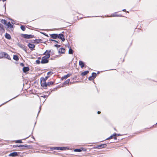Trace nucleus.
I'll use <instances>...</instances> for the list:
<instances>
[{"instance_id": "nucleus-1", "label": "nucleus", "mask_w": 157, "mask_h": 157, "mask_svg": "<svg viewBox=\"0 0 157 157\" xmlns=\"http://www.w3.org/2000/svg\"><path fill=\"white\" fill-rule=\"evenodd\" d=\"M51 53H52L51 50L49 51L46 50L44 53L43 55H45V56L42 58V60L40 62L42 64H45L48 63L49 60L48 59L49 58L50 56Z\"/></svg>"}, {"instance_id": "nucleus-2", "label": "nucleus", "mask_w": 157, "mask_h": 157, "mask_svg": "<svg viewBox=\"0 0 157 157\" xmlns=\"http://www.w3.org/2000/svg\"><path fill=\"white\" fill-rule=\"evenodd\" d=\"M54 83V82L52 81L46 83V82H43L42 83L41 86H42L44 89H47V86H51L53 85Z\"/></svg>"}, {"instance_id": "nucleus-3", "label": "nucleus", "mask_w": 157, "mask_h": 157, "mask_svg": "<svg viewBox=\"0 0 157 157\" xmlns=\"http://www.w3.org/2000/svg\"><path fill=\"white\" fill-rule=\"evenodd\" d=\"M67 147H51V149L57 150H66Z\"/></svg>"}, {"instance_id": "nucleus-4", "label": "nucleus", "mask_w": 157, "mask_h": 157, "mask_svg": "<svg viewBox=\"0 0 157 157\" xmlns=\"http://www.w3.org/2000/svg\"><path fill=\"white\" fill-rule=\"evenodd\" d=\"M22 37L25 39H30L34 37V36L32 35H28L26 34H22L21 35Z\"/></svg>"}, {"instance_id": "nucleus-5", "label": "nucleus", "mask_w": 157, "mask_h": 157, "mask_svg": "<svg viewBox=\"0 0 157 157\" xmlns=\"http://www.w3.org/2000/svg\"><path fill=\"white\" fill-rule=\"evenodd\" d=\"M49 76H47L45 77L44 78L43 77H42L40 78V84L41 86L42 83H43V82H46V80L48 79V78L49 77Z\"/></svg>"}, {"instance_id": "nucleus-6", "label": "nucleus", "mask_w": 157, "mask_h": 157, "mask_svg": "<svg viewBox=\"0 0 157 157\" xmlns=\"http://www.w3.org/2000/svg\"><path fill=\"white\" fill-rule=\"evenodd\" d=\"M107 146V145L106 144H103L97 146L95 148L98 149L103 148L106 147Z\"/></svg>"}, {"instance_id": "nucleus-7", "label": "nucleus", "mask_w": 157, "mask_h": 157, "mask_svg": "<svg viewBox=\"0 0 157 157\" xmlns=\"http://www.w3.org/2000/svg\"><path fill=\"white\" fill-rule=\"evenodd\" d=\"M58 37H57V38L61 40L63 42L65 40V39L64 37L63 34H62V33H60L58 34Z\"/></svg>"}, {"instance_id": "nucleus-8", "label": "nucleus", "mask_w": 157, "mask_h": 157, "mask_svg": "<svg viewBox=\"0 0 157 157\" xmlns=\"http://www.w3.org/2000/svg\"><path fill=\"white\" fill-rule=\"evenodd\" d=\"M30 147V145H14L13 146V147H25L26 148H29Z\"/></svg>"}, {"instance_id": "nucleus-9", "label": "nucleus", "mask_w": 157, "mask_h": 157, "mask_svg": "<svg viewBox=\"0 0 157 157\" xmlns=\"http://www.w3.org/2000/svg\"><path fill=\"white\" fill-rule=\"evenodd\" d=\"M28 46L31 51L34 50V48L35 47V45L31 43H29L28 44Z\"/></svg>"}, {"instance_id": "nucleus-10", "label": "nucleus", "mask_w": 157, "mask_h": 157, "mask_svg": "<svg viewBox=\"0 0 157 157\" xmlns=\"http://www.w3.org/2000/svg\"><path fill=\"white\" fill-rule=\"evenodd\" d=\"M42 40L41 39H36L33 40V43L39 44L42 43Z\"/></svg>"}, {"instance_id": "nucleus-11", "label": "nucleus", "mask_w": 157, "mask_h": 157, "mask_svg": "<svg viewBox=\"0 0 157 157\" xmlns=\"http://www.w3.org/2000/svg\"><path fill=\"white\" fill-rule=\"evenodd\" d=\"M51 37L54 39H56L58 37V34H50Z\"/></svg>"}, {"instance_id": "nucleus-12", "label": "nucleus", "mask_w": 157, "mask_h": 157, "mask_svg": "<svg viewBox=\"0 0 157 157\" xmlns=\"http://www.w3.org/2000/svg\"><path fill=\"white\" fill-rule=\"evenodd\" d=\"M18 155V153L17 152H13L10 153L9 155V156L12 157H15Z\"/></svg>"}, {"instance_id": "nucleus-13", "label": "nucleus", "mask_w": 157, "mask_h": 157, "mask_svg": "<svg viewBox=\"0 0 157 157\" xmlns=\"http://www.w3.org/2000/svg\"><path fill=\"white\" fill-rule=\"evenodd\" d=\"M29 70V68L28 67H24L23 68V71L24 72L26 73Z\"/></svg>"}, {"instance_id": "nucleus-14", "label": "nucleus", "mask_w": 157, "mask_h": 157, "mask_svg": "<svg viewBox=\"0 0 157 157\" xmlns=\"http://www.w3.org/2000/svg\"><path fill=\"white\" fill-rule=\"evenodd\" d=\"M3 57H5L9 60H10L11 58L10 56L6 52H4Z\"/></svg>"}, {"instance_id": "nucleus-15", "label": "nucleus", "mask_w": 157, "mask_h": 157, "mask_svg": "<svg viewBox=\"0 0 157 157\" xmlns=\"http://www.w3.org/2000/svg\"><path fill=\"white\" fill-rule=\"evenodd\" d=\"M59 52L61 53H64L65 52V50L64 48H61L59 49Z\"/></svg>"}, {"instance_id": "nucleus-16", "label": "nucleus", "mask_w": 157, "mask_h": 157, "mask_svg": "<svg viewBox=\"0 0 157 157\" xmlns=\"http://www.w3.org/2000/svg\"><path fill=\"white\" fill-rule=\"evenodd\" d=\"M116 133H114V134H113L112 135H111L109 137L107 138V139H106V140H109V139H111L112 138H113V137L114 136H116Z\"/></svg>"}, {"instance_id": "nucleus-17", "label": "nucleus", "mask_w": 157, "mask_h": 157, "mask_svg": "<svg viewBox=\"0 0 157 157\" xmlns=\"http://www.w3.org/2000/svg\"><path fill=\"white\" fill-rule=\"evenodd\" d=\"M79 64L82 68H83L85 65L84 63L82 61H79Z\"/></svg>"}, {"instance_id": "nucleus-18", "label": "nucleus", "mask_w": 157, "mask_h": 157, "mask_svg": "<svg viewBox=\"0 0 157 157\" xmlns=\"http://www.w3.org/2000/svg\"><path fill=\"white\" fill-rule=\"evenodd\" d=\"M5 37L6 38L9 40L11 38L10 35L9 34H8L7 33H6Z\"/></svg>"}, {"instance_id": "nucleus-19", "label": "nucleus", "mask_w": 157, "mask_h": 157, "mask_svg": "<svg viewBox=\"0 0 157 157\" xmlns=\"http://www.w3.org/2000/svg\"><path fill=\"white\" fill-rule=\"evenodd\" d=\"M71 75V74H68L67 75H65L64 76H63V77L62 78V79H66V78H67L68 77H70Z\"/></svg>"}, {"instance_id": "nucleus-20", "label": "nucleus", "mask_w": 157, "mask_h": 157, "mask_svg": "<svg viewBox=\"0 0 157 157\" xmlns=\"http://www.w3.org/2000/svg\"><path fill=\"white\" fill-rule=\"evenodd\" d=\"M89 71H86L84 72H82L81 74V75L82 76H84L86 75L88 73Z\"/></svg>"}, {"instance_id": "nucleus-21", "label": "nucleus", "mask_w": 157, "mask_h": 157, "mask_svg": "<svg viewBox=\"0 0 157 157\" xmlns=\"http://www.w3.org/2000/svg\"><path fill=\"white\" fill-rule=\"evenodd\" d=\"M5 30L4 29V28L3 26H2L0 28V33H3L5 32Z\"/></svg>"}, {"instance_id": "nucleus-22", "label": "nucleus", "mask_w": 157, "mask_h": 157, "mask_svg": "<svg viewBox=\"0 0 157 157\" xmlns=\"http://www.w3.org/2000/svg\"><path fill=\"white\" fill-rule=\"evenodd\" d=\"M121 15H117V14L116 13H115L111 15V16H110V17H121Z\"/></svg>"}, {"instance_id": "nucleus-23", "label": "nucleus", "mask_w": 157, "mask_h": 157, "mask_svg": "<svg viewBox=\"0 0 157 157\" xmlns=\"http://www.w3.org/2000/svg\"><path fill=\"white\" fill-rule=\"evenodd\" d=\"M13 59L14 60L16 61H17L19 60L18 56L16 55H13Z\"/></svg>"}, {"instance_id": "nucleus-24", "label": "nucleus", "mask_w": 157, "mask_h": 157, "mask_svg": "<svg viewBox=\"0 0 157 157\" xmlns=\"http://www.w3.org/2000/svg\"><path fill=\"white\" fill-rule=\"evenodd\" d=\"M6 25H7L8 28L10 27L11 28L13 27V25H11L10 23V22L9 21L8 22L7 24H6Z\"/></svg>"}, {"instance_id": "nucleus-25", "label": "nucleus", "mask_w": 157, "mask_h": 157, "mask_svg": "<svg viewBox=\"0 0 157 157\" xmlns=\"http://www.w3.org/2000/svg\"><path fill=\"white\" fill-rule=\"evenodd\" d=\"M68 53L70 54H73V51L71 48H70L69 49Z\"/></svg>"}, {"instance_id": "nucleus-26", "label": "nucleus", "mask_w": 157, "mask_h": 157, "mask_svg": "<svg viewBox=\"0 0 157 157\" xmlns=\"http://www.w3.org/2000/svg\"><path fill=\"white\" fill-rule=\"evenodd\" d=\"M4 52H0V58L3 57Z\"/></svg>"}, {"instance_id": "nucleus-27", "label": "nucleus", "mask_w": 157, "mask_h": 157, "mask_svg": "<svg viewBox=\"0 0 157 157\" xmlns=\"http://www.w3.org/2000/svg\"><path fill=\"white\" fill-rule=\"evenodd\" d=\"M97 76V74L95 72H93L92 74V76L93 77V78L94 79L95 78H96Z\"/></svg>"}, {"instance_id": "nucleus-28", "label": "nucleus", "mask_w": 157, "mask_h": 157, "mask_svg": "<svg viewBox=\"0 0 157 157\" xmlns=\"http://www.w3.org/2000/svg\"><path fill=\"white\" fill-rule=\"evenodd\" d=\"M74 151L75 152H80L82 151L81 148L80 149H75Z\"/></svg>"}, {"instance_id": "nucleus-29", "label": "nucleus", "mask_w": 157, "mask_h": 157, "mask_svg": "<svg viewBox=\"0 0 157 157\" xmlns=\"http://www.w3.org/2000/svg\"><path fill=\"white\" fill-rule=\"evenodd\" d=\"M1 22L4 24H5V25L7 24V21L6 20H5V19H4V20L2 19V20L1 21Z\"/></svg>"}, {"instance_id": "nucleus-30", "label": "nucleus", "mask_w": 157, "mask_h": 157, "mask_svg": "<svg viewBox=\"0 0 157 157\" xmlns=\"http://www.w3.org/2000/svg\"><path fill=\"white\" fill-rule=\"evenodd\" d=\"M20 28L23 31H25V26L24 25H21V27Z\"/></svg>"}, {"instance_id": "nucleus-31", "label": "nucleus", "mask_w": 157, "mask_h": 157, "mask_svg": "<svg viewBox=\"0 0 157 157\" xmlns=\"http://www.w3.org/2000/svg\"><path fill=\"white\" fill-rule=\"evenodd\" d=\"M70 81V79H68L65 82H64L63 84H66V85L68 84L69 83V82Z\"/></svg>"}, {"instance_id": "nucleus-32", "label": "nucleus", "mask_w": 157, "mask_h": 157, "mask_svg": "<svg viewBox=\"0 0 157 157\" xmlns=\"http://www.w3.org/2000/svg\"><path fill=\"white\" fill-rule=\"evenodd\" d=\"M27 47L25 45H24L22 47V49L24 50L26 52H27Z\"/></svg>"}, {"instance_id": "nucleus-33", "label": "nucleus", "mask_w": 157, "mask_h": 157, "mask_svg": "<svg viewBox=\"0 0 157 157\" xmlns=\"http://www.w3.org/2000/svg\"><path fill=\"white\" fill-rule=\"evenodd\" d=\"M15 143H22L21 140H17L15 141Z\"/></svg>"}, {"instance_id": "nucleus-34", "label": "nucleus", "mask_w": 157, "mask_h": 157, "mask_svg": "<svg viewBox=\"0 0 157 157\" xmlns=\"http://www.w3.org/2000/svg\"><path fill=\"white\" fill-rule=\"evenodd\" d=\"M17 45L19 47H20V48H22V47L24 45H22V44H20V43H18L17 44Z\"/></svg>"}, {"instance_id": "nucleus-35", "label": "nucleus", "mask_w": 157, "mask_h": 157, "mask_svg": "<svg viewBox=\"0 0 157 157\" xmlns=\"http://www.w3.org/2000/svg\"><path fill=\"white\" fill-rule=\"evenodd\" d=\"M88 79L89 80H90V81H91V80H93V79H94L93 78V77L92 76H90L88 78Z\"/></svg>"}, {"instance_id": "nucleus-36", "label": "nucleus", "mask_w": 157, "mask_h": 157, "mask_svg": "<svg viewBox=\"0 0 157 157\" xmlns=\"http://www.w3.org/2000/svg\"><path fill=\"white\" fill-rule=\"evenodd\" d=\"M81 149L82 150V151H86V149L83 147H81Z\"/></svg>"}, {"instance_id": "nucleus-37", "label": "nucleus", "mask_w": 157, "mask_h": 157, "mask_svg": "<svg viewBox=\"0 0 157 157\" xmlns=\"http://www.w3.org/2000/svg\"><path fill=\"white\" fill-rule=\"evenodd\" d=\"M54 46L57 48H58L60 47V45L58 44H55L54 45Z\"/></svg>"}, {"instance_id": "nucleus-38", "label": "nucleus", "mask_w": 157, "mask_h": 157, "mask_svg": "<svg viewBox=\"0 0 157 157\" xmlns=\"http://www.w3.org/2000/svg\"><path fill=\"white\" fill-rule=\"evenodd\" d=\"M16 97H14L13 98H12V99H11L9 101H7L6 102L4 103H3V104H2L1 105H0V106H2V105H4V104H5V103H6L7 102H8V101H10V100H11L12 99H14V98H16Z\"/></svg>"}, {"instance_id": "nucleus-39", "label": "nucleus", "mask_w": 157, "mask_h": 157, "mask_svg": "<svg viewBox=\"0 0 157 157\" xmlns=\"http://www.w3.org/2000/svg\"><path fill=\"white\" fill-rule=\"evenodd\" d=\"M36 63L38 64H39L40 63V61L39 60H36Z\"/></svg>"}, {"instance_id": "nucleus-40", "label": "nucleus", "mask_w": 157, "mask_h": 157, "mask_svg": "<svg viewBox=\"0 0 157 157\" xmlns=\"http://www.w3.org/2000/svg\"><path fill=\"white\" fill-rule=\"evenodd\" d=\"M51 73L52 74H53V72L52 71H49L47 73V75H49Z\"/></svg>"}, {"instance_id": "nucleus-41", "label": "nucleus", "mask_w": 157, "mask_h": 157, "mask_svg": "<svg viewBox=\"0 0 157 157\" xmlns=\"http://www.w3.org/2000/svg\"><path fill=\"white\" fill-rule=\"evenodd\" d=\"M48 96H47V95H44V96H41V97H43L44 98H46L48 97Z\"/></svg>"}, {"instance_id": "nucleus-42", "label": "nucleus", "mask_w": 157, "mask_h": 157, "mask_svg": "<svg viewBox=\"0 0 157 157\" xmlns=\"http://www.w3.org/2000/svg\"><path fill=\"white\" fill-rule=\"evenodd\" d=\"M45 36H48V34H46L45 33H42Z\"/></svg>"}, {"instance_id": "nucleus-43", "label": "nucleus", "mask_w": 157, "mask_h": 157, "mask_svg": "<svg viewBox=\"0 0 157 157\" xmlns=\"http://www.w3.org/2000/svg\"><path fill=\"white\" fill-rule=\"evenodd\" d=\"M49 40V41H55V40H53V39H50Z\"/></svg>"}, {"instance_id": "nucleus-44", "label": "nucleus", "mask_w": 157, "mask_h": 157, "mask_svg": "<svg viewBox=\"0 0 157 157\" xmlns=\"http://www.w3.org/2000/svg\"><path fill=\"white\" fill-rule=\"evenodd\" d=\"M41 106L40 105V107L39 108V111L38 112V114L39 113V112H40V110H41Z\"/></svg>"}, {"instance_id": "nucleus-45", "label": "nucleus", "mask_w": 157, "mask_h": 157, "mask_svg": "<svg viewBox=\"0 0 157 157\" xmlns=\"http://www.w3.org/2000/svg\"><path fill=\"white\" fill-rule=\"evenodd\" d=\"M116 134H117V135H116V136H121V134H117V133H116Z\"/></svg>"}, {"instance_id": "nucleus-46", "label": "nucleus", "mask_w": 157, "mask_h": 157, "mask_svg": "<svg viewBox=\"0 0 157 157\" xmlns=\"http://www.w3.org/2000/svg\"><path fill=\"white\" fill-rule=\"evenodd\" d=\"M20 65H21V66H22V67L24 66V64L23 63H20Z\"/></svg>"}, {"instance_id": "nucleus-47", "label": "nucleus", "mask_w": 157, "mask_h": 157, "mask_svg": "<svg viewBox=\"0 0 157 157\" xmlns=\"http://www.w3.org/2000/svg\"><path fill=\"white\" fill-rule=\"evenodd\" d=\"M54 41L56 42V43H59V40H58V41L55 40V41Z\"/></svg>"}, {"instance_id": "nucleus-48", "label": "nucleus", "mask_w": 157, "mask_h": 157, "mask_svg": "<svg viewBox=\"0 0 157 157\" xmlns=\"http://www.w3.org/2000/svg\"><path fill=\"white\" fill-rule=\"evenodd\" d=\"M122 11H124V12H127V11H126L125 9H123V10H122ZM127 12H128V11H127Z\"/></svg>"}, {"instance_id": "nucleus-49", "label": "nucleus", "mask_w": 157, "mask_h": 157, "mask_svg": "<svg viewBox=\"0 0 157 157\" xmlns=\"http://www.w3.org/2000/svg\"><path fill=\"white\" fill-rule=\"evenodd\" d=\"M115 137H114V139L115 140H117V138L116 137V136H114Z\"/></svg>"}, {"instance_id": "nucleus-50", "label": "nucleus", "mask_w": 157, "mask_h": 157, "mask_svg": "<svg viewBox=\"0 0 157 157\" xmlns=\"http://www.w3.org/2000/svg\"><path fill=\"white\" fill-rule=\"evenodd\" d=\"M98 113V114H99L101 113V112L100 111H98V112H97Z\"/></svg>"}, {"instance_id": "nucleus-51", "label": "nucleus", "mask_w": 157, "mask_h": 157, "mask_svg": "<svg viewBox=\"0 0 157 157\" xmlns=\"http://www.w3.org/2000/svg\"><path fill=\"white\" fill-rule=\"evenodd\" d=\"M2 26H3V25L0 23V28Z\"/></svg>"}, {"instance_id": "nucleus-52", "label": "nucleus", "mask_w": 157, "mask_h": 157, "mask_svg": "<svg viewBox=\"0 0 157 157\" xmlns=\"http://www.w3.org/2000/svg\"><path fill=\"white\" fill-rule=\"evenodd\" d=\"M6 0H0V1H2L3 2L6 1Z\"/></svg>"}, {"instance_id": "nucleus-53", "label": "nucleus", "mask_w": 157, "mask_h": 157, "mask_svg": "<svg viewBox=\"0 0 157 157\" xmlns=\"http://www.w3.org/2000/svg\"><path fill=\"white\" fill-rule=\"evenodd\" d=\"M4 6L5 7V9H6V5H4Z\"/></svg>"}, {"instance_id": "nucleus-54", "label": "nucleus", "mask_w": 157, "mask_h": 157, "mask_svg": "<svg viewBox=\"0 0 157 157\" xmlns=\"http://www.w3.org/2000/svg\"><path fill=\"white\" fill-rule=\"evenodd\" d=\"M99 72H98V73H97V74H99Z\"/></svg>"}, {"instance_id": "nucleus-55", "label": "nucleus", "mask_w": 157, "mask_h": 157, "mask_svg": "<svg viewBox=\"0 0 157 157\" xmlns=\"http://www.w3.org/2000/svg\"><path fill=\"white\" fill-rule=\"evenodd\" d=\"M32 137H33V138L34 139V137L33 136H32Z\"/></svg>"}, {"instance_id": "nucleus-56", "label": "nucleus", "mask_w": 157, "mask_h": 157, "mask_svg": "<svg viewBox=\"0 0 157 157\" xmlns=\"http://www.w3.org/2000/svg\"><path fill=\"white\" fill-rule=\"evenodd\" d=\"M156 125H157V123H156Z\"/></svg>"}, {"instance_id": "nucleus-57", "label": "nucleus", "mask_w": 157, "mask_h": 157, "mask_svg": "<svg viewBox=\"0 0 157 157\" xmlns=\"http://www.w3.org/2000/svg\"><path fill=\"white\" fill-rule=\"evenodd\" d=\"M62 33H64V32H62Z\"/></svg>"}]
</instances>
